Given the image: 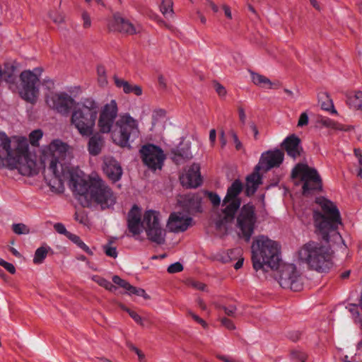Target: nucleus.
<instances>
[{"mask_svg": "<svg viewBox=\"0 0 362 362\" xmlns=\"http://www.w3.org/2000/svg\"><path fill=\"white\" fill-rule=\"evenodd\" d=\"M208 199L213 204L214 207H218L221 204L220 197L215 192H206Z\"/></svg>", "mask_w": 362, "mask_h": 362, "instance_id": "obj_40", "label": "nucleus"}, {"mask_svg": "<svg viewBox=\"0 0 362 362\" xmlns=\"http://www.w3.org/2000/svg\"><path fill=\"white\" fill-rule=\"evenodd\" d=\"M238 115H239V119H240V122L242 123V124L244 125L246 122V115H245L243 107H238Z\"/></svg>", "mask_w": 362, "mask_h": 362, "instance_id": "obj_57", "label": "nucleus"}, {"mask_svg": "<svg viewBox=\"0 0 362 362\" xmlns=\"http://www.w3.org/2000/svg\"><path fill=\"white\" fill-rule=\"evenodd\" d=\"M299 175L301 181L303 182L302 187L303 194H306L311 190L322 189V181L315 168H310L307 164L298 163L292 170L291 177L296 178Z\"/></svg>", "mask_w": 362, "mask_h": 362, "instance_id": "obj_12", "label": "nucleus"}, {"mask_svg": "<svg viewBox=\"0 0 362 362\" xmlns=\"http://www.w3.org/2000/svg\"><path fill=\"white\" fill-rule=\"evenodd\" d=\"M284 158V153L279 149L268 151L262 155L259 163L255 166L252 173L246 177L245 188L246 196H252L259 185L262 184V176L259 171L267 172L273 168L279 167L283 163Z\"/></svg>", "mask_w": 362, "mask_h": 362, "instance_id": "obj_7", "label": "nucleus"}, {"mask_svg": "<svg viewBox=\"0 0 362 362\" xmlns=\"http://www.w3.org/2000/svg\"><path fill=\"white\" fill-rule=\"evenodd\" d=\"M75 220L78 221L81 223L85 224L86 221V217L83 213H75Z\"/></svg>", "mask_w": 362, "mask_h": 362, "instance_id": "obj_58", "label": "nucleus"}, {"mask_svg": "<svg viewBox=\"0 0 362 362\" xmlns=\"http://www.w3.org/2000/svg\"><path fill=\"white\" fill-rule=\"evenodd\" d=\"M0 266L3 267L5 269H6L10 274H14L16 273V268L14 265L11 263H9L3 259L0 258Z\"/></svg>", "mask_w": 362, "mask_h": 362, "instance_id": "obj_47", "label": "nucleus"}, {"mask_svg": "<svg viewBox=\"0 0 362 362\" xmlns=\"http://www.w3.org/2000/svg\"><path fill=\"white\" fill-rule=\"evenodd\" d=\"M42 136V132L40 129L33 131L29 135L30 144L33 146L36 145Z\"/></svg>", "mask_w": 362, "mask_h": 362, "instance_id": "obj_39", "label": "nucleus"}, {"mask_svg": "<svg viewBox=\"0 0 362 362\" xmlns=\"http://www.w3.org/2000/svg\"><path fill=\"white\" fill-rule=\"evenodd\" d=\"M182 270L183 266L181 263L178 262L170 264L167 269L168 272L170 274L180 272H182Z\"/></svg>", "mask_w": 362, "mask_h": 362, "instance_id": "obj_46", "label": "nucleus"}, {"mask_svg": "<svg viewBox=\"0 0 362 362\" xmlns=\"http://www.w3.org/2000/svg\"><path fill=\"white\" fill-rule=\"evenodd\" d=\"M129 294H135L138 296H142L144 299H149L150 296L146 293L145 290L141 288H136L130 284L127 290Z\"/></svg>", "mask_w": 362, "mask_h": 362, "instance_id": "obj_38", "label": "nucleus"}, {"mask_svg": "<svg viewBox=\"0 0 362 362\" xmlns=\"http://www.w3.org/2000/svg\"><path fill=\"white\" fill-rule=\"evenodd\" d=\"M291 356L293 359L297 360L298 361H305L307 359V354L303 351L298 350H293L291 351Z\"/></svg>", "mask_w": 362, "mask_h": 362, "instance_id": "obj_43", "label": "nucleus"}, {"mask_svg": "<svg viewBox=\"0 0 362 362\" xmlns=\"http://www.w3.org/2000/svg\"><path fill=\"white\" fill-rule=\"evenodd\" d=\"M250 127L251 128V129L252 130L253 133H254V138L255 140L258 139V134H259V131H258V129L255 124V123L254 122H250Z\"/></svg>", "mask_w": 362, "mask_h": 362, "instance_id": "obj_59", "label": "nucleus"}, {"mask_svg": "<svg viewBox=\"0 0 362 362\" xmlns=\"http://www.w3.org/2000/svg\"><path fill=\"white\" fill-rule=\"evenodd\" d=\"M139 153L144 164L149 169H161L165 156L159 146L151 144H145L140 148Z\"/></svg>", "mask_w": 362, "mask_h": 362, "instance_id": "obj_16", "label": "nucleus"}, {"mask_svg": "<svg viewBox=\"0 0 362 362\" xmlns=\"http://www.w3.org/2000/svg\"><path fill=\"white\" fill-rule=\"evenodd\" d=\"M109 30L119 32L127 35H134L138 32L135 27L129 20L123 18L120 13H115L107 23Z\"/></svg>", "mask_w": 362, "mask_h": 362, "instance_id": "obj_18", "label": "nucleus"}, {"mask_svg": "<svg viewBox=\"0 0 362 362\" xmlns=\"http://www.w3.org/2000/svg\"><path fill=\"white\" fill-rule=\"evenodd\" d=\"M320 99H325V101L321 103L322 109L326 111H330L332 113H337V110L334 109L332 100L327 93H322Z\"/></svg>", "mask_w": 362, "mask_h": 362, "instance_id": "obj_31", "label": "nucleus"}, {"mask_svg": "<svg viewBox=\"0 0 362 362\" xmlns=\"http://www.w3.org/2000/svg\"><path fill=\"white\" fill-rule=\"evenodd\" d=\"M192 218L185 217L182 213L174 212L170 214L167 226L170 231L179 233L185 231L192 225Z\"/></svg>", "mask_w": 362, "mask_h": 362, "instance_id": "obj_21", "label": "nucleus"}, {"mask_svg": "<svg viewBox=\"0 0 362 362\" xmlns=\"http://www.w3.org/2000/svg\"><path fill=\"white\" fill-rule=\"evenodd\" d=\"M229 134L231 136V137L233 139L236 150L239 151V150L242 149L243 144H242L241 141L239 140L238 136L237 134L235 133V132L234 130H230L229 132Z\"/></svg>", "mask_w": 362, "mask_h": 362, "instance_id": "obj_52", "label": "nucleus"}, {"mask_svg": "<svg viewBox=\"0 0 362 362\" xmlns=\"http://www.w3.org/2000/svg\"><path fill=\"white\" fill-rule=\"evenodd\" d=\"M346 103L354 109L362 110V91H356L348 95Z\"/></svg>", "mask_w": 362, "mask_h": 362, "instance_id": "obj_28", "label": "nucleus"}, {"mask_svg": "<svg viewBox=\"0 0 362 362\" xmlns=\"http://www.w3.org/2000/svg\"><path fill=\"white\" fill-rule=\"evenodd\" d=\"M216 138V132L214 129L210 130L209 132V140L212 144H214Z\"/></svg>", "mask_w": 362, "mask_h": 362, "instance_id": "obj_62", "label": "nucleus"}, {"mask_svg": "<svg viewBox=\"0 0 362 362\" xmlns=\"http://www.w3.org/2000/svg\"><path fill=\"white\" fill-rule=\"evenodd\" d=\"M112 281L114 284L118 285L119 286L126 289L127 291L129 288V286H130V284L127 282V281L121 279L119 276L115 275L112 277Z\"/></svg>", "mask_w": 362, "mask_h": 362, "instance_id": "obj_42", "label": "nucleus"}, {"mask_svg": "<svg viewBox=\"0 0 362 362\" xmlns=\"http://www.w3.org/2000/svg\"><path fill=\"white\" fill-rule=\"evenodd\" d=\"M202 198L197 194L188 195L184 200V210L189 214H195L202 211Z\"/></svg>", "mask_w": 362, "mask_h": 362, "instance_id": "obj_23", "label": "nucleus"}, {"mask_svg": "<svg viewBox=\"0 0 362 362\" xmlns=\"http://www.w3.org/2000/svg\"><path fill=\"white\" fill-rule=\"evenodd\" d=\"M279 283L286 289L298 292L303 289L302 279L293 264L279 265Z\"/></svg>", "mask_w": 362, "mask_h": 362, "instance_id": "obj_14", "label": "nucleus"}, {"mask_svg": "<svg viewBox=\"0 0 362 362\" xmlns=\"http://www.w3.org/2000/svg\"><path fill=\"white\" fill-rule=\"evenodd\" d=\"M103 171L112 182L119 180L123 173L120 163L112 158H107L104 161Z\"/></svg>", "mask_w": 362, "mask_h": 362, "instance_id": "obj_22", "label": "nucleus"}, {"mask_svg": "<svg viewBox=\"0 0 362 362\" xmlns=\"http://www.w3.org/2000/svg\"><path fill=\"white\" fill-rule=\"evenodd\" d=\"M16 68L13 64H5L4 70L1 68V78H3L7 82L13 83L16 79Z\"/></svg>", "mask_w": 362, "mask_h": 362, "instance_id": "obj_29", "label": "nucleus"}, {"mask_svg": "<svg viewBox=\"0 0 362 362\" xmlns=\"http://www.w3.org/2000/svg\"><path fill=\"white\" fill-rule=\"evenodd\" d=\"M315 202L321 206V211H313L315 233L324 243L310 241L298 251L299 259L318 272H327L332 267V250L330 243L341 240L338 231L341 225L340 213L337 206L325 197H318Z\"/></svg>", "mask_w": 362, "mask_h": 362, "instance_id": "obj_1", "label": "nucleus"}, {"mask_svg": "<svg viewBox=\"0 0 362 362\" xmlns=\"http://www.w3.org/2000/svg\"><path fill=\"white\" fill-rule=\"evenodd\" d=\"M244 189V185L240 180H235L227 189L223 199L221 210L223 216L216 222V228H221L224 223H231L239 210L242 200L239 194Z\"/></svg>", "mask_w": 362, "mask_h": 362, "instance_id": "obj_8", "label": "nucleus"}, {"mask_svg": "<svg viewBox=\"0 0 362 362\" xmlns=\"http://www.w3.org/2000/svg\"><path fill=\"white\" fill-rule=\"evenodd\" d=\"M69 145L59 139L53 140L45 146L40 158L44 168L47 167L53 177L49 180L52 187L63 188L64 182L67 181L72 190L84 198L81 204L84 207L90 206L88 199L90 181L87 182L81 177L82 172L78 168L70 167L65 159L69 151Z\"/></svg>", "mask_w": 362, "mask_h": 362, "instance_id": "obj_2", "label": "nucleus"}, {"mask_svg": "<svg viewBox=\"0 0 362 362\" xmlns=\"http://www.w3.org/2000/svg\"><path fill=\"white\" fill-rule=\"evenodd\" d=\"M223 8L224 10V13H225V15L227 18L231 19L232 18V14H231V11H230V8L227 5H223Z\"/></svg>", "mask_w": 362, "mask_h": 362, "instance_id": "obj_63", "label": "nucleus"}, {"mask_svg": "<svg viewBox=\"0 0 362 362\" xmlns=\"http://www.w3.org/2000/svg\"><path fill=\"white\" fill-rule=\"evenodd\" d=\"M15 142L12 149L11 139L5 133L0 132V166L8 165L25 176L37 174V163L30 158L27 140L18 139Z\"/></svg>", "mask_w": 362, "mask_h": 362, "instance_id": "obj_3", "label": "nucleus"}, {"mask_svg": "<svg viewBox=\"0 0 362 362\" xmlns=\"http://www.w3.org/2000/svg\"><path fill=\"white\" fill-rule=\"evenodd\" d=\"M46 101L50 107L62 115H67L75 103L74 99L64 92L53 93Z\"/></svg>", "mask_w": 362, "mask_h": 362, "instance_id": "obj_17", "label": "nucleus"}, {"mask_svg": "<svg viewBox=\"0 0 362 362\" xmlns=\"http://www.w3.org/2000/svg\"><path fill=\"white\" fill-rule=\"evenodd\" d=\"M113 80L115 86L119 88H122L126 94L134 93L137 96L142 94V88L140 86L131 84L127 81L119 78L117 75H114Z\"/></svg>", "mask_w": 362, "mask_h": 362, "instance_id": "obj_24", "label": "nucleus"}, {"mask_svg": "<svg viewBox=\"0 0 362 362\" xmlns=\"http://www.w3.org/2000/svg\"><path fill=\"white\" fill-rule=\"evenodd\" d=\"M98 110V103L91 98L83 99L74 107L71 124L83 136H90L94 132Z\"/></svg>", "mask_w": 362, "mask_h": 362, "instance_id": "obj_6", "label": "nucleus"}, {"mask_svg": "<svg viewBox=\"0 0 362 362\" xmlns=\"http://www.w3.org/2000/svg\"><path fill=\"white\" fill-rule=\"evenodd\" d=\"M89 202L99 205L102 210L112 207L116 203V196L110 186L100 177L90 179Z\"/></svg>", "mask_w": 362, "mask_h": 362, "instance_id": "obj_10", "label": "nucleus"}, {"mask_svg": "<svg viewBox=\"0 0 362 362\" xmlns=\"http://www.w3.org/2000/svg\"><path fill=\"white\" fill-rule=\"evenodd\" d=\"M68 238L73 243L76 244L80 248H81L88 255H93V252L91 251V250L81 240V238L78 235L71 233L69 234Z\"/></svg>", "mask_w": 362, "mask_h": 362, "instance_id": "obj_35", "label": "nucleus"}, {"mask_svg": "<svg viewBox=\"0 0 362 362\" xmlns=\"http://www.w3.org/2000/svg\"><path fill=\"white\" fill-rule=\"evenodd\" d=\"M103 250L107 256L113 258H116L117 257V252L115 247H112L110 245H105L103 246Z\"/></svg>", "mask_w": 362, "mask_h": 362, "instance_id": "obj_44", "label": "nucleus"}, {"mask_svg": "<svg viewBox=\"0 0 362 362\" xmlns=\"http://www.w3.org/2000/svg\"><path fill=\"white\" fill-rule=\"evenodd\" d=\"M12 230L17 235L28 234L30 230L28 226L24 223H13Z\"/></svg>", "mask_w": 362, "mask_h": 362, "instance_id": "obj_37", "label": "nucleus"}, {"mask_svg": "<svg viewBox=\"0 0 362 362\" xmlns=\"http://www.w3.org/2000/svg\"><path fill=\"white\" fill-rule=\"evenodd\" d=\"M354 155L358 160V163L360 165H362V153L360 148H354Z\"/></svg>", "mask_w": 362, "mask_h": 362, "instance_id": "obj_60", "label": "nucleus"}, {"mask_svg": "<svg viewBox=\"0 0 362 362\" xmlns=\"http://www.w3.org/2000/svg\"><path fill=\"white\" fill-rule=\"evenodd\" d=\"M129 315L136 323L141 325V326H144L141 317L136 312L131 310Z\"/></svg>", "mask_w": 362, "mask_h": 362, "instance_id": "obj_54", "label": "nucleus"}, {"mask_svg": "<svg viewBox=\"0 0 362 362\" xmlns=\"http://www.w3.org/2000/svg\"><path fill=\"white\" fill-rule=\"evenodd\" d=\"M93 280L100 286L104 287L105 289L111 292H115L117 289V288L115 285H113L110 281L99 276H94L93 277Z\"/></svg>", "mask_w": 362, "mask_h": 362, "instance_id": "obj_34", "label": "nucleus"}, {"mask_svg": "<svg viewBox=\"0 0 362 362\" xmlns=\"http://www.w3.org/2000/svg\"><path fill=\"white\" fill-rule=\"evenodd\" d=\"M83 20V27L84 28H88L91 25V20L89 13L86 11H83L81 14Z\"/></svg>", "mask_w": 362, "mask_h": 362, "instance_id": "obj_48", "label": "nucleus"}, {"mask_svg": "<svg viewBox=\"0 0 362 362\" xmlns=\"http://www.w3.org/2000/svg\"><path fill=\"white\" fill-rule=\"evenodd\" d=\"M189 314L192 317V318L202 325L203 327L206 328L208 327L207 323L201 317H199L198 315H195L194 313L189 312Z\"/></svg>", "mask_w": 362, "mask_h": 362, "instance_id": "obj_56", "label": "nucleus"}, {"mask_svg": "<svg viewBox=\"0 0 362 362\" xmlns=\"http://www.w3.org/2000/svg\"><path fill=\"white\" fill-rule=\"evenodd\" d=\"M90 136L88 144V152L92 156H98L104 146V138L98 132Z\"/></svg>", "mask_w": 362, "mask_h": 362, "instance_id": "obj_25", "label": "nucleus"}, {"mask_svg": "<svg viewBox=\"0 0 362 362\" xmlns=\"http://www.w3.org/2000/svg\"><path fill=\"white\" fill-rule=\"evenodd\" d=\"M127 221L128 230L132 236L140 235L141 228H144L148 240L158 245L165 243V232L160 226L158 212L146 211L141 221V211L136 205H134L128 212Z\"/></svg>", "mask_w": 362, "mask_h": 362, "instance_id": "obj_4", "label": "nucleus"}, {"mask_svg": "<svg viewBox=\"0 0 362 362\" xmlns=\"http://www.w3.org/2000/svg\"><path fill=\"white\" fill-rule=\"evenodd\" d=\"M308 124V116L305 112L302 113L300 115L298 126V127H303Z\"/></svg>", "mask_w": 362, "mask_h": 362, "instance_id": "obj_53", "label": "nucleus"}, {"mask_svg": "<svg viewBox=\"0 0 362 362\" xmlns=\"http://www.w3.org/2000/svg\"><path fill=\"white\" fill-rule=\"evenodd\" d=\"M237 216V228L240 230L239 235L246 242H249L257 221L255 206L249 202L239 209Z\"/></svg>", "mask_w": 362, "mask_h": 362, "instance_id": "obj_11", "label": "nucleus"}, {"mask_svg": "<svg viewBox=\"0 0 362 362\" xmlns=\"http://www.w3.org/2000/svg\"><path fill=\"white\" fill-rule=\"evenodd\" d=\"M118 104L115 99L110 100L101 107L98 120L100 133L107 134L111 132L118 117Z\"/></svg>", "mask_w": 362, "mask_h": 362, "instance_id": "obj_15", "label": "nucleus"}, {"mask_svg": "<svg viewBox=\"0 0 362 362\" xmlns=\"http://www.w3.org/2000/svg\"><path fill=\"white\" fill-rule=\"evenodd\" d=\"M54 228L55 230L59 233V234L64 235L66 238L69 237V234H71V233L66 230L65 226L64 224L61 223H57L54 225Z\"/></svg>", "mask_w": 362, "mask_h": 362, "instance_id": "obj_50", "label": "nucleus"}, {"mask_svg": "<svg viewBox=\"0 0 362 362\" xmlns=\"http://www.w3.org/2000/svg\"><path fill=\"white\" fill-rule=\"evenodd\" d=\"M281 147L285 150L288 156L293 159H296L304 153L301 146V140L296 134L287 136L281 143Z\"/></svg>", "mask_w": 362, "mask_h": 362, "instance_id": "obj_20", "label": "nucleus"}, {"mask_svg": "<svg viewBox=\"0 0 362 362\" xmlns=\"http://www.w3.org/2000/svg\"><path fill=\"white\" fill-rule=\"evenodd\" d=\"M318 122L320 124H321L322 126H324L325 127H329V128L340 130V131L346 132V131H349L352 129V127H346L345 126H344L338 122H336L327 117H322L321 119H319Z\"/></svg>", "mask_w": 362, "mask_h": 362, "instance_id": "obj_30", "label": "nucleus"}, {"mask_svg": "<svg viewBox=\"0 0 362 362\" xmlns=\"http://www.w3.org/2000/svg\"><path fill=\"white\" fill-rule=\"evenodd\" d=\"M171 154L173 155V160L177 163L182 160L186 161L192 158L190 147L188 145L186 147L178 146L172 149Z\"/></svg>", "mask_w": 362, "mask_h": 362, "instance_id": "obj_26", "label": "nucleus"}, {"mask_svg": "<svg viewBox=\"0 0 362 362\" xmlns=\"http://www.w3.org/2000/svg\"><path fill=\"white\" fill-rule=\"evenodd\" d=\"M214 88L220 97H225L227 94V91L223 86L217 81L213 82Z\"/></svg>", "mask_w": 362, "mask_h": 362, "instance_id": "obj_45", "label": "nucleus"}, {"mask_svg": "<svg viewBox=\"0 0 362 362\" xmlns=\"http://www.w3.org/2000/svg\"><path fill=\"white\" fill-rule=\"evenodd\" d=\"M158 81L160 86H162L163 88H166L165 79L162 74L158 76Z\"/></svg>", "mask_w": 362, "mask_h": 362, "instance_id": "obj_64", "label": "nucleus"}, {"mask_svg": "<svg viewBox=\"0 0 362 362\" xmlns=\"http://www.w3.org/2000/svg\"><path fill=\"white\" fill-rule=\"evenodd\" d=\"M218 308L222 310L225 314L229 317H235V313L237 310V308L235 305H230L226 307L225 305H219Z\"/></svg>", "mask_w": 362, "mask_h": 362, "instance_id": "obj_41", "label": "nucleus"}, {"mask_svg": "<svg viewBox=\"0 0 362 362\" xmlns=\"http://www.w3.org/2000/svg\"><path fill=\"white\" fill-rule=\"evenodd\" d=\"M252 81L256 86L262 88L267 87L269 88H272V81L265 76L262 75L259 73H256L253 71H250Z\"/></svg>", "mask_w": 362, "mask_h": 362, "instance_id": "obj_27", "label": "nucleus"}, {"mask_svg": "<svg viewBox=\"0 0 362 362\" xmlns=\"http://www.w3.org/2000/svg\"><path fill=\"white\" fill-rule=\"evenodd\" d=\"M182 185L186 188H196L201 185L202 179L200 174V166L193 163L187 171L180 177Z\"/></svg>", "mask_w": 362, "mask_h": 362, "instance_id": "obj_19", "label": "nucleus"}, {"mask_svg": "<svg viewBox=\"0 0 362 362\" xmlns=\"http://www.w3.org/2000/svg\"><path fill=\"white\" fill-rule=\"evenodd\" d=\"M48 247L42 246L37 248L35 252L33 263L40 264L43 262L48 253Z\"/></svg>", "mask_w": 362, "mask_h": 362, "instance_id": "obj_32", "label": "nucleus"}, {"mask_svg": "<svg viewBox=\"0 0 362 362\" xmlns=\"http://www.w3.org/2000/svg\"><path fill=\"white\" fill-rule=\"evenodd\" d=\"M21 90L20 95L23 99L34 104L39 95L40 79L37 74L30 70L21 72L20 75Z\"/></svg>", "mask_w": 362, "mask_h": 362, "instance_id": "obj_13", "label": "nucleus"}, {"mask_svg": "<svg viewBox=\"0 0 362 362\" xmlns=\"http://www.w3.org/2000/svg\"><path fill=\"white\" fill-rule=\"evenodd\" d=\"M98 82L100 87H105L107 85L108 81L107 77L106 69L104 66L98 65L97 66Z\"/></svg>", "mask_w": 362, "mask_h": 362, "instance_id": "obj_33", "label": "nucleus"}, {"mask_svg": "<svg viewBox=\"0 0 362 362\" xmlns=\"http://www.w3.org/2000/svg\"><path fill=\"white\" fill-rule=\"evenodd\" d=\"M189 284L193 288L200 291H204L206 286L204 284L196 281H190Z\"/></svg>", "mask_w": 362, "mask_h": 362, "instance_id": "obj_55", "label": "nucleus"}, {"mask_svg": "<svg viewBox=\"0 0 362 362\" xmlns=\"http://www.w3.org/2000/svg\"><path fill=\"white\" fill-rule=\"evenodd\" d=\"M252 261L256 271L276 270L281 261L279 247L276 242L264 235H258L252 246Z\"/></svg>", "mask_w": 362, "mask_h": 362, "instance_id": "obj_5", "label": "nucleus"}, {"mask_svg": "<svg viewBox=\"0 0 362 362\" xmlns=\"http://www.w3.org/2000/svg\"><path fill=\"white\" fill-rule=\"evenodd\" d=\"M300 337V332L294 331L289 333V338L293 341H297Z\"/></svg>", "mask_w": 362, "mask_h": 362, "instance_id": "obj_61", "label": "nucleus"}, {"mask_svg": "<svg viewBox=\"0 0 362 362\" xmlns=\"http://www.w3.org/2000/svg\"><path fill=\"white\" fill-rule=\"evenodd\" d=\"M49 16L54 23L61 24L64 22V16L61 13H53L50 12Z\"/></svg>", "mask_w": 362, "mask_h": 362, "instance_id": "obj_51", "label": "nucleus"}, {"mask_svg": "<svg viewBox=\"0 0 362 362\" xmlns=\"http://www.w3.org/2000/svg\"><path fill=\"white\" fill-rule=\"evenodd\" d=\"M172 0H163L160 5V11L164 16H170L173 14Z\"/></svg>", "mask_w": 362, "mask_h": 362, "instance_id": "obj_36", "label": "nucleus"}, {"mask_svg": "<svg viewBox=\"0 0 362 362\" xmlns=\"http://www.w3.org/2000/svg\"><path fill=\"white\" fill-rule=\"evenodd\" d=\"M220 321L221 322V325L224 326L226 329L229 330L235 329V325H234L233 322L231 320L227 317H221L220 319Z\"/></svg>", "mask_w": 362, "mask_h": 362, "instance_id": "obj_49", "label": "nucleus"}, {"mask_svg": "<svg viewBox=\"0 0 362 362\" xmlns=\"http://www.w3.org/2000/svg\"><path fill=\"white\" fill-rule=\"evenodd\" d=\"M115 126L118 131L115 134L114 141L122 148H130V143L139 137L138 122L129 113L121 115Z\"/></svg>", "mask_w": 362, "mask_h": 362, "instance_id": "obj_9", "label": "nucleus"}]
</instances>
